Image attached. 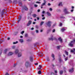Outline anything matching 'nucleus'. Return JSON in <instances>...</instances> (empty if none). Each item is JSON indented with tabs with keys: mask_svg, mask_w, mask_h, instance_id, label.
<instances>
[{
	"mask_svg": "<svg viewBox=\"0 0 75 75\" xmlns=\"http://www.w3.org/2000/svg\"><path fill=\"white\" fill-rule=\"evenodd\" d=\"M75 39H74L73 40L71 41V43L69 44V45L70 46V47H72L73 46V44L75 43Z\"/></svg>",
	"mask_w": 75,
	"mask_h": 75,
	"instance_id": "1",
	"label": "nucleus"
},
{
	"mask_svg": "<svg viewBox=\"0 0 75 75\" xmlns=\"http://www.w3.org/2000/svg\"><path fill=\"white\" fill-rule=\"evenodd\" d=\"M30 65V63L29 61H27L26 62L25 64V66L26 67L28 68Z\"/></svg>",
	"mask_w": 75,
	"mask_h": 75,
	"instance_id": "2",
	"label": "nucleus"
},
{
	"mask_svg": "<svg viewBox=\"0 0 75 75\" xmlns=\"http://www.w3.org/2000/svg\"><path fill=\"white\" fill-rule=\"evenodd\" d=\"M65 14H69V12L68 11V9L67 8H65L63 10Z\"/></svg>",
	"mask_w": 75,
	"mask_h": 75,
	"instance_id": "3",
	"label": "nucleus"
},
{
	"mask_svg": "<svg viewBox=\"0 0 75 75\" xmlns=\"http://www.w3.org/2000/svg\"><path fill=\"white\" fill-rule=\"evenodd\" d=\"M46 24L48 27H51V22L50 21H48L46 23Z\"/></svg>",
	"mask_w": 75,
	"mask_h": 75,
	"instance_id": "4",
	"label": "nucleus"
},
{
	"mask_svg": "<svg viewBox=\"0 0 75 75\" xmlns=\"http://www.w3.org/2000/svg\"><path fill=\"white\" fill-rule=\"evenodd\" d=\"M23 8L24 10H25V11H28V8H27V6L25 5L23 7Z\"/></svg>",
	"mask_w": 75,
	"mask_h": 75,
	"instance_id": "5",
	"label": "nucleus"
},
{
	"mask_svg": "<svg viewBox=\"0 0 75 75\" xmlns=\"http://www.w3.org/2000/svg\"><path fill=\"white\" fill-rule=\"evenodd\" d=\"M18 57H21L22 55V53L21 52H19L18 53Z\"/></svg>",
	"mask_w": 75,
	"mask_h": 75,
	"instance_id": "6",
	"label": "nucleus"
},
{
	"mask_svg": "<svg viewBox=\"0 0 75 75\" xmlns=\"http://www.w3.org/2000/svg\"><path fill=\"white\" fill-rule=\"evenodd\" d=\"M4 10H5L4 9H3L2 10V11L1 13V16H3V14H5Z\"/></svg>",
	"mask_w": 75,
	"mask_h": 75,
	"instance_id": "7",
	"label": "nucleus"
},
{
	"mask_svg": "<svg viewBox=\"0 0 75 75\" xmlns=\"http://www.w3.org/2000/svg\"><path fill=\"white\" fill-rule=\"evenodd\" d=\"M31 24V21H28V23L27 25V26H29Z\"/></svg>",
	"mask_w": 75,
	"mask_h": 75,
	"instance_id": "8",
	"label": "nucleus"
},
{
	"mask_svg": "<svg viewBox=\"0 0 75 75\" xmlns=\"http://www.w3.org/2000/svg\"><path fill=\"white\" fill-rule=\"evenodd\" d=\"M13 54V53L12 52H9L8 54V56H10V55H12Z\"/></svg>",
	"mask_w": 75,
	"mask_h": 75,
	"instance_id": "9",
	"label": "nucleus"
},
{
	"mask_svg": "<svg viewBox=\"0 0 75 75\" xmlns=\"http://www.w3.org/2000/svg\"><path fill=\"white\" fill-rule=\"evenodd\" d=\"M59 62L61 63L62 62H63V60H62V59L61 58V57H59Z\"/></svg>",
	"mask_w": 75,
	"mask_h": 75,
	"instance_id": "10",
	"label": "nucleus"
},
{
	"mask_svg": "<svg viewBox=\"0 0 75 75\" xmlns=\"http://www.w3.org/2000/svg\"><path fill=\"white\" fill-rule=\"evenodd\" d=\"M18 49H16L15 51V54H17L18 53Z\"/></svg>",
	"mask_w": 75,
	"mask_h": 75,
	"instance_id": "11",
	"label": "nucleus"
},
{
	"mask_svg": "<svg viewBox=\"0 0 75 75\" xmlns=\"http://www.w3.org/2000/svg\"><path fill=\"white\" fill-rule=\"evenodd\" d=\"M47 14L48 16H51V14L49 12H47Z\"/></svg>",
	"mask_w": 75,
	"mask_h": 75,
	"instance_id": "12",
	"label": "nucleus"
},
{
	"mask_svg": "<svg viewBox=\"0 0 75 75\" xmlns=\"http://www.w3.org/2000/svg\"><path fill=\"white\" fill-rule=\"evenodd\" d=\"M69 71L70 72H74V68H72L71 69L69 70Z\"/></svg>",
	"mask_w": 75,
	"mask_h": 75,
	"instance_id": "13",
	"label": "nucleus"
},
{
	"mask_svg": "<svg viewBox=\"0 0 75 75\" xmlns=\"http://www.w3.org/2000/svg\"><path fill=\"white\" fill-rule=\"evenodd\" d=\"M21 16H20L19 17V18L18 19V22H20V20H21Z\"/></svg>",
	"mask_w": 75,
	"mask_h": 75,
	"instance_id": "14",
	"label": "nucleus"
},
{
	"mask_svg": "<svg viewBox=\"0 0 75 75\" xmlns=\"http://www.w3.org/2000/svg\"><path fill=\"white\" fill-rule=\"evenodd\" d=\"M58 40L60 41V42H62V39H61V37L59 38Z\"/></svg>",
	"mask_w": 75,
	"mask_h": 75,
	"instance_id": "15",
	"label": "nucleus"
},
{
	"mask_svg": "<svg viewBox=\"0 0 75 75\" xmlns=\"http://www.w3.org/2000/svg\"><path fill=\"white\" fill-rule=\"evenodd\" d=\"M30 60L31 61V62H33V59L32 57L30 56Z\"/></svg>",
	"mask_w": 75,
	"mask_h": 75,
	"instance_id": "16",
	"label": "nucleus"
},
{
	"mask_svg": "<svg viewBox=\"0 0 75 75\" xmlns=\"http://www.w3.org/2000/svg\"><path fill=\"white\" fill-rule=\"evenodd\" d=\"M73 50H71V52H74V54H75V49L74 48Z\"/></svg>",
	"mask_w": 75,
	"mask_h": 75,
	"instance_id": "17",
	"label": "nucleus"
},
{
	"mask_svg": "<svg viewBox=\"0 0 75 75\" xmlns=\"http://www.w3.org/2000/svg\"><path fill=\"white\" fill-rule=\"evenodd\" d=\"M65 30V29L64 28H63L61 29V31L62 32H64Z\"/></svg>",
	"mask_w": 75,
	"mask_h": 75,
	"instance_id": "18",
	"label": "nucleus"
},
{
	"mask_svg": "<svg viewBox=\"0 0 75 75\" xmlns=\"http://www.w3.org/2000/svg\"><path fill=\"white\" fill-rule=\"evenodd\" d=\"M32 16L34 18H35L37 16V15H36V14H33L32 15Z\"/></svg>",
	"mask_w": 75,
	"mask_h": 75,
	"instance_id": "19",
	"label": "nucleus"
},
{
	"mask_svg": "<svg viewBox=\"0 0 75 75\" xmlns=\"http://www.w3.org/2000/svg\"><path fill=\"white\" fill-rule=\"evenodd\" d=\"M52 57L53 58V60H54V59H55V58H54V54H52Z\"/></svg>",
	"mask_w": 75,
	"mask_h": 75,
	"instance_id": "20",
	"label": "nucleus"
},
{
	"mask_svg": "<svg viewBox=\"0 0 75 75\" xmlns=\"http://www.w3.org/2000/svg\"><path fill=\"white\" fill-rule=\"evenodd\" d=\"M7 49H6L4 51V53H6L8 51Z\"/></svg>",
	"mask_w": 75,
	"mask_h": 75,
	"instance_id": "21",
	"label": "nucleus"
},
{
	"mask_svg": "<svg viewBox=\"0 0 75 75\" xmlns=\"http://www.w3.org/2000/svg\"><path fill=\"white\" fill-rule=\"evenodd\" d=\"M19 41L21 43H22V42H23V39H19Z\"/></svg>",
	"mask_w": 75,
	"mask_h": 75,
	"instance_id": "22",
	"label": "nucleus"
},
{
	"mask_svg": "<svg viewBox=\"0 0 75 75\" xmlns=\"http://www.w3.org/2000/svg\"><path fill=\"white\" fill-rule=\"evenodd\" d=\"M65 53L67 55H68V52H67L66 51H65Z\"/></svg>",
	"mask_w": 75,
	"mask_h": 75,
	"instance_id": "23",
	"label": "nucleus"
},
{
	"mask_svg": "<svg viewBox=\"0 0 75 75\" xmlns=\"http://www.w3.org/2000/svg\"><path fill=\"white\" fill-rule=\"evenodd\" d=\"M62 73H63V71H62V70L60 71V75H62Z\"/></svg>",
	"mask_w": 75,
	"mask_h": 75,
	"instance_id": "24",
	"label": "nucleus"
},
{
	"mask_svg": "<svg viewBox=\"0 0 75 75\" xmlns=\"http://www.w3.org/2000/svg\"><path fill=\"white\" fill-rule=\"evenodd\" d=\"M44 22L42 21L41 22V23L40 24V25L41 26L43 24H44Z\"/></svg>",
	"mask_w": 75,
	"mask_h": 75,
	"instance_id": "25",
	"label": "nucleus"
},
{
	"mask_svg": "<svg viewBox=\"0 0 75 75\" xmlns=\"http://www.w3.org/2000/svg\"><path fill=\"white\" fill-rule=\"evenodd\" d=\"M58 6H62V2H60V3H59Z\"/></svg>",
	"mask_w": 75,
	"mask_h": 75,
	"instance_id": "26",
	"label": "nucleus"
},
{
	"mask_svg": "<svg viewBox=\"0 0 75 75\" xmlns=\"http://www.w3.org/2000/svg\"><path fill=\"white\" fill-rule=\"evenodd\" d=\"M37 44H38V43H36L34 45L35 47H37Z\"/></svg>",
	"mask_w": 75,
	"mask_h": 75,
	"instance_id": "27",
	"label": "nucleus"
},
{
	"mask_svg": "<svg viewBox=\"0 0 75 75\" xmlns=\"http://www.w3.org/2000/svg\"><path fill=\"white\" fill-rule=\"evenodd\" d=\"M38 74H41V71L39 70L38 72Z\"/></svg>",
	"mask_w": 75,
	"mask_h": 75,
	"instance_id": "28",
	"label": "nucleus"
},
{
	"mask_svg": "<svg viewBox=\"0 0 75 75\" xmlns=\"http://www.w3.org/2000/svg\"><path fill=\"white\" fill-rule=\"evenodd\" d=\"M45 4L44 3H43L41 5V6H45Z\"/></svg>",
	"mask_w": 75,
	"mask_h": 75,
	"instance_id": "29",
	"label": "nucleus"
},
{
	"mask_svg": "<svg viewBox=\"0 0 75 75\" xmlns=\"http://www.w3.org/2000/svg\"><path fill=\"white\" fill-rule=\"evenodd\" d=\"M34 7H38V5L36 4H35L34 5Z\"/></svg>",
	"mask_w": 75,
	"mask_h": 75,
	"instance_id": "30",
	"label": "nucleus"
},
{
	"mask_svg": "<svg viewBox=\"0 0 75 75\" xmlns=\"http://www.w3.org/2000/svg\"><path fill=\"white\" fill-rule=\"evenodd\" d=\"M68 60V57H66L65 59V61H67Z\"/></svg>",
	"mask_w": 75,
	"mask_h": 75,
	"instance_id": "31",
	"label": "nucleus"
},
{
	"mask_svg": "<svg viewBox=\"0 0 75 75\" xmlns=\"http://www.w3.org/2000/svg\"><path fill=\"white\" fill-rule=\"evenodd\" d=\"M18 43V42L16 41V42H13V44H17Z\"/></svg>",
	"mask_w": 75,
	"mask_h": 75,
	"instance_id": "32",
	"label": "nucleus"
},
{
	"mask_svg": "<svg viewBox=\"0 0 75 75\" xmlns=\"http://www.w3.org/2000/svg\"><path fill=\"white\" fill-rule=\"evenodd\" d=\"M25 37H28V34H25Z\"/></svg>",
	"mask_w": 75,
	"mask_h": 75,
	"instance_id": "33",
	"label": "nucleus"
},
{
	"mask_svg": "<svg viewBox=\"0 0 75 75\" xmlns=\"http://www.w3.org/2000/svg\"><path fill=\"white\" fill-rule=\"evenodd\" d=\"M60 47H61V46H57V49H59V48H60Z\"/></svg>",
	"mask_w": 75,
	"mask_h": 75,
	"instance_id": "34",
	"label": "nucleus"
},
{
	"mask_svg": "<svg viewBox=\"0 0 75 75\" xmlns=\"http://www.w3.org/2000/svg\"><path fill=\"white\" fill-rule=\"evenodd\" d=\"M1 42H3V40H1V39L0 40V43L1 44Z\"/></svg>",
	"mask_w": 75,
	"mask_h": 75,
	"instance_id": "35",
	"label": "nucleus"
},
{
	"mask_svg": "<svg viewBox=\"0 0 75 75\" xmlns=\"http://www.w3.org/2000/svg\"><path fill=\"white\" fill-rule=\"evenodd\" d=\"M50 40H52V41L53 40H54V39L52 38H49Z\"/></svg>",
	"mask_w": 75,
	"mask_h": 75,
	"instance_id": "36",
	"label": "nucleus"
},
{
	"mask_svg": "<svg viewBox=\"0 0 75 75\" xmlns=\"http://www.w3.org/2000/svg\"><path fill=\"white\" fill-rule=\"evenodd\" d=\"M16 47H15V46H13L12 47V49H14V48H15Z\"/></svg>",
	"mask_w": 75,
	"mask_h": 75,
	"instance_id": "37",
	"label": "nucleus"
},
{
	"mask_svg": "<svg viewBox=\"0 0 75 75\" xmlns=\"http://www.w3.org/2000/svg\"><path fill=\"white\" fill-rule=\"evenodd\" d=\"M55 29H53L52 30V33H55Z\"/></svg>",
	"mask_w": 75,
	"mask_h": 75,
	"instance_id": "38",
	"label": "nucleus"
},
{
	"mask_svg": "<svg viewBox=\"0 0 75 75\" xmlns=\"http://www.w3.org/2000/svg\"><path fill=\"white\" fill-rule=\"evenodd\" d=\"M51 75H55V74H54V72L51 73Z\"/></svg>",
	"mask_w": 75,
	"mask_h": 75,
	"instance_id": "39",
	"label": "nucleus"
},
{
	"mask_svg": "<svg viewBox=\"0 0 75 75\" xmlns=\"http://www.w3.org/2000/svg\"><path fill=\"white\" fill-rule=\"evenodd\" d=\"M19 4H20V5H21V6H22V3L19 2Z\"/></svg>",
	"mask_w": 75,
	"mask_h": 75,
	"instance_id": "40",
	"label": "nucleus"
},
{
	"mask_svg": "<svg viewBox=\"0 0 75 75\" xmlns=\"http://www.w3.org/2000/svg\"><path fill=\"white\" fill-rule=\"evenodd\" d=\"M24 33V31H23L21 33V34H23V33Z\"/></svg>",
	"mask_w": 75,
	"mask_h": 75,
	"instance_id": "41",
	"label": "nucleus"
},
{
	"mask_svg": "<svg viewBox=\"0 0 75 75\" xmlns=\"http://www.w3.org/2000/svg\"><path fill=\"white\" fill-rule=\"evenodd\" d=\"M36 33H38V30H36Z\"/></svg>",
	"mask_w": 75,
	"mask_h": 75,
	"instance_id": "42",
	"label": "nucleus"
},
{
	"mask_svg": "<svg viewBox=\"0 0 75 75\" xmlns=\"http://www.w3.org/2000/svg\"><path fill=\"white\" fill-rule=\"evenodd\" d=\"M62 23H60L59 24L60 26H62Z\"/></svg>",
	"mask_w": 75,
	"mask_h": 75,
	"instance_id": "43",
	"label": "nucleus"
},
{
	"mask_svg": "<svg viewBox=\"0 0 75 75\" xmlns=\"http://www.w3.org/2000/svg\"><path fill=\"white\" fill-rule=\"evenodd\" d=\"M2 52V50H0V54H1Z\"/></svg>",
	"mask_w": 75,
	"mask_h": 75,
	"instance_id": "44",
	"label": "nucleus"
},
{
	"mask_svg": "<svg viewBox=\"0 0 75 75\" xmlns=\"http://www.w3.org/2000/svg\"><path fill=\"white\" fill-rule=\"evenodd\" d=\"M56 25V24L55 23L53 25V27H55Z\"/></svg>",
	"mask_w": 75,
	"mask_h": 75,
	"instance_id": "45",
	"label": "nucleus"
},
{
	"mask_svg": "<svg viewBox=\"0 0 75 75\" xmlns=\"http://www.w3.org/2000/svg\"><path fill=\"white\" fill-rule=\"evenodd\" d=\"M47 5H48L49 6H51V4L50 3H48Z\"/></svg>",
	"mask_w": 75,
	"mask_h": 75,
	"instance_id": "46",
	"label": "nucleus"
},
{
	"mask_svg": "<svg viewBox=\"0 0 75 75\" xmlns=\"http://www.w3.org/2000/svg\"><path fill=\"white\" fill-rule=\"evenodd\" d=\"M49 10L50 11H52V9L51 8H50Z\"/></svg>",
	"mask_w": 75,
	"mask_h": 75,
	"instance_id": "47",
	"label": "nucleus"
},
{
	"mask_svg": "<svg viewBox=\"0 0 75 75\" xmlns=\"http://www.w3.org/2000/svg\"><path fill=\"white\" fill-rule=\"evenodd\" d=\"M35 27L36 28H38V26L36 25Z\"/></svg>",
	"mask_w": 75,
	"mask_h": 75,
	"instance_id": "48",
	"label": "nucleus"
},
{
	"mask_svg": "<svg viewBox=\"0 0 75 75\" xmlns=\"http://www.w3.org/2000/svg\"><path fill=\"white\" fill-rule=\"evenodd\" d=\"M45 17H44L43 18H42V20H45Z\"/></svg>",
	"mask_w": 75,
	"mask_h": 75,
	"instance_id": "49",
	"label": "nucleus"
},
{
	"mask_svg": "<svg viewBox=\"0 0 75 75\" xmlns=\"http://www.w3.org/2000/svg\"><path fill=\"white\" fill-rule=\"evenodd\" d=\"M44 13H45V11H43L42 12V14H44Z\"/></svg>",
	"mask_w": 75,
	"mask_h": 75,
	"instance_id": "50",
	"label": "nucleus"
},
{
	"mask_svg": "<svg viewBox=\"0 0 75 75\" xmlns=\"http://www.w3.org/2000/svg\"><path fill=\"white\" fill-rule=\"evenodd\" d=\"M36 3H38V4H40V2H38V1H37V2H36Z\"/></svg>",
	"mask_w": 75,
	"mask_h": 75,
	"instance_id": "51",
	"label": "nucleus"
},
{
	"mask_svg": "<svg viewBox=\"0 0 75 75\" xmlns=\"http://www.w3.org/2000/svg\"><path fill=\"white\" fill-rule=\"evenodd\" d=\"M16 64H14V65L13 66L14 67H16Z\"/></svg>",
	"mask_w": 75,
	"mask_h": 75,
	"instance_id": "52",
	"label": "nucleus"
},
{
	"mask_svg": "<svg viewBox=\"0 0 75 75\" xmlns=\"http://www.w3.org/2000/svg\"><path fill=\"white\" fill-rule=\"evenodd\" d=\"M37 20H39L40 19V18H38V17H37Z\"/></svg>",
	"mask_w": 75,
	"mask_h": 75,
	"instance_id": "53",
	"label": "nucleus"
},
{
	"mask_svg": "<svg viewBox=\"0 0 75 75\" xmlns=\"http://www.w3.org/2000/svg\"><path fill=\"white\" fill-rule=\"evenodd\" d=\"M44 3H45V4L46 3V1H44Z\"/></svg>",
	"mask_w": 75,
	"mask_h": 75,
	"instance_id": "54",
	"label": "nucleus"
},
{
	"mask_svg": "<svg viewBox=\"0 0 75 75\" xmlns=\"http://www.w3.org/2000/svg\"><path fill=\"white\" fill-rule=\"evenodd\" d=\"M47 61H50V59H49V58H47Z\"/></svg>",
	"mask_w": 75,
	"mask_h": 75,
	"instance_id": "55",
	"label": "nucleus"
},
{
	"mask_svg": "<svg viewBox=\"0 0 75 75\" xmlns=\"http://www.w3.org/2000/svg\"><path fill=\"white\" fill-rule=\"evenodd\" d=\"M54 72L55 73H57V71L56 70H55V71H54Z\"/></svg>",
	"mask_w": 75,
	"mask_h": 75,
	"instance_id": "56",
	"label": "nucleus"
},
{
	"mask_svg": "<svg viewBox=\"0 0 75 75\" xmlns=\"http://www.w3.org/2000/svg\"><path fill=\"white\" fill-rule=\"evenodd\" d=\"M5 75H9L7 73H6Z\"/></svg>",
	"mask_w": 75,
	"mask_h": 75,
	"instance_id": "57",
	"label": "nucleus"
},
{
	"mask_svg": "<svg viewBox=\"0 0 75 75\" xmlns=\"http://www.w3.org/2000/svg\"><path fill=\"white\" fill-rule=\"evenodd\" d=\"M40 9H38V12H40Z\"/></svg>",
	"mask_w": 75,
	"mask_h": 75,
	"instance_id": "58",
	"label": "nucleus"
},
{
	"mask_svg": "<svg viewBox=\"0 0 75 75\" xmlns=\"http://www.w3.org/2000/svg\"><path fill=\"white\" fill-rule=\"evenodd\" d=\"M7 39L8 40H10V38H8Z\"/></svg>",
	"mask_w": 75,
	"mask_h": 75,
	"instance_id": "59",
	"label": "nucleus"
},
{
	"mask_svg": "<svg viewBox=\"0 0 75 75\" xmlns=\"http://www.w3.org/2000/svg\"><path fill=\"white\" fill-rule=\"evenodd\" d=\"M27 41H30V40L29 39H28L27 40Z\"/></svg>",
	"mask_w": 75,
	"mask_h": 75,
	"instance_id": "60",
	"label": "nucleus"
},
{
	"mask_svg": "<svg viewBox=\"0 0 75 75\" xmlns=\"http://www.w3.org/2000/svg\"><path fill=\"white\" fill-rule=\"evenodd\" d=\"M9 3H11V2H12L10 0L9 1Z\"/></svg>",
	"mask_w": 75,
	"mask_h": 75,
	"instance_id": "61",
	"label": "nucleus"
},
{
	"mask_svg": "<svg viewBox=\"0 0 75 75\" xmlns=\"http://www.w3.org/2000/svg\"><path fill=\"white\" fill-rule=\"evenodd\" d=\"M35 24V22H33V24Z\"/></svg>",
	"mask_w": 75,
	"mask_h": 75,
	"instance_id": "62",
	"label": "nucleus"
},
{
	"mask_svg": "<svg viewBox=\"0 0 75 75\" xmlns=\"http://www.w3.org/2000/svg\"><path fill=\"white\" fill-rule=\"evenodd\" d=\"M73 11H74V10H73V9H72V10H71V12H73Z\"/></svg>",
	"mask_w": 75,
	"mask_h": 75,
	"instance_id": "63",
	"label": "nucleus"
},
{
	"mask_svg": "<svg viewBox=\"0 0 75 75\" xmlns=\"http://www.w3.org/2000/svg\"><path fill=\"white\" fill-rule=\"evenodd\" d=\"M31 30H34V28H31Z\"/></svg>",
	"mask_w": 75,
	"mask_h": 75,
	"instance_id": "64",
	"label": "nucleus"
}]
</instances>
